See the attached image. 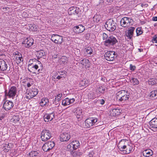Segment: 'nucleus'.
Listing matches in <instances>:
<instances>
[{
    "mask_svg": "<svg viewBox=\"0 0 157 157\" xmlns=\"http://www.w3.org/2000/svg\"><path fill=\"white\" fill-rule=\"evenodd\" d=\"M94 154V152L93 151L90 152L89 153V157H93Z\"/></svg>",
    "mask_w": 157,
    "mask_h": 157,
    "instance_id": "nucleus-53",
    "label": "nucleus"
},
{
    "mask_svg": "<svg viewBox=\"0 0 157 157\" xmlns=\"http://www.w3.org/2000/svg\"><path fill=\"white\" fill-rule=\"evenodd\" d=\"M104 58L105 59L109 61H113L115 58L117 57V55L116 54L115 52L113 51H109L106 52L104 55Z\"/></svg>",
    "mask_w": 157,
    "mask_h": 157,
    "instance_id": "nucleus-6",
    "label": "nucleus"
},
{
    "mask_svg": "<svg viewBox=\"0 0 157 157\" xmlns=\"http://www.w3.org/2000/svg\"><path fill=\"white\" fill-rule=\"evenodd\" d=\"M62 36L58 34H53L52 35L51 40L56 44H61L62 42Z\"/></svg>",
    "mask_w": 157,
    "mask_h": 157,
    "instance_id": "nucleus-11",
    "label": "nucleus"
},
{
    "mask_svg": "<svg viewBox=\"0 0 157 157\" xmlns=\"http://www.w3.org/2000/svg\"><path fill=\"white\" fill-rule=\"evenodd\" d=\"M157 35H155L153 37V40L154 41V42L155 43H157Z\"/></svg>",
    "mask_w": 157,
    "mask_h": 157,
    "instance_id": "nucleus-50",
    "label": "nucleus"
},
{
    "mask_svg": "<svg viewBox=\"0 0 157 157\" xmlns=\"http://www.w3.org/2000/svg\"><path fill=\"white\" fill-rule=\"evenodd\" d=\"M130 70H131L133 71L135 70V69L136 68V67L135 66L133 65L132 64H130Z\"/></svg>",
    "mask_w": 157,
    "mask_h": 157,
    "instance_id": "nucleus-49",
    "label": "nucleus"
},
{
    "mask_svg": "<svg viewBox=\"0 0 157 157\" xmlns=\"http://www.w3.org/2000/svg\"><path fill=\"white\" fill-rule=\"evenodd\" d=\"M4 118V117L3 116H0V120H2Z\"/></svg>",
    "mask_w": 157,
    "mask_h": 157,
    "instance_id": "nucleus-62",
    "label": "nucleus"
},
{
    "mask_svg": "<svg viewBox=\"0 0 157 157\" xmlns=\"http://www.w3.org/2000/svg\"><path fill=\"white\" fill-rule=\"evenodd\" d=\"M135 28L134 27H131L128 28V30L126 33V35L129 39H131L133 34V32Z\"/></svg>",
    "mask_w": 157,
    "mask_h": 157,
    "instance_id": "nucleus-21",
    "label": "nucleus"
},
{
    "mask_svg": "<svg viewBox=\"0 0 157 157\" xmlns=\"http://www.w3.org/2000/svg\"><path fill=\"white\" fill-rule=\"evenodd\" d=\"M97 101L101 105H103L105 102V100L103 99H99Z\"/></svg>",
    "mask_w": 157,
    "mask_h": 157,
    "instance_id": "nucleus-48",
    "label": "nucleus"
},
{
    "mask_svg": "<svg viewBox=\"0 0 157 157\" xmlns=\"http://www.w3.org/2000/svg\"><path fill=\"white\" fill-rule=\"evenodd\" d=\"M38 63L39 65L33 63H30L28 65V70L29 71L32 73L33 74H36V71L37 70L38 74L39 73L42 72V71L43 70V67L41 63L38 61Z\"/></svg>",
    "mask_w": 157,
    "mask_h": 157,
    "instance_id": "nucleus-2",
    "label": "nucleus"
},
{
    "mask_svg": "<svg viewBox=\"0 0 157 157\" xmlns=\"http://www.w3.org/2000/svg\"><path fill=\"white\" fill-rule=\"evenodd\" d=\"M17 92V90L16 87L12 86L8 92H6V90H5V93L6 96L13 99L16 96Z\"/></svg>",
    "mask_w": 157,
    "mask_h": 157,
    "instance_id": "nucleus-8",
    "label": "nucleus"
},
{
    "mask_svg": "<svg viewBox=\"0 0 157 157\" xmlns=\"http://www.w3.org/2000/svg\"><path fill=\"white\" fill-rule=\"evenodd\" d=\"M32 83L31 84L29 82L27 84V86L28 87H29L32 85Z\"/></svg>",
    "mask_w": 157,
    "mask_h": 157,
    "instance_id": "nucleus-56",
    "label": "nucleus"
},
{
    "mask_svg": "<svg viewBox=\"0 0 157 157\" xmlns=\"http://www.w3.org/2000/svg\"><path fill=\"white\" fill-rule=\"evenodd\" d=\"M136 32L137 36L143 33V32L141 30V28L140 27H138L136 29Z\"/></svg>",
    "mask_w": 157,
    "mask_h": 157,
    "instance_id": "nucleus-39",
    "label": "nucleus"
},
{
    "mask_svg": "<svg viewBox=\"0 0 157 157\" xmlns=\"http://www.w3.org/2000/svg\"><path fill=\"white\" fill-rule=\"evenodd\" d=\"M82 109L78 107L74 109V113L75 115L76 116L78 121H80L82 119Z\"/></svg>",
    "mask_w": 157,
    "mask_h": 157,
    "instance_id": "nucleus-18",
    "label": "nucleus"
},
{
    "mask_svg": "<svg viewBox=\"0 0 157 157\" xmlns=\"http://www.w3.org/2000/svg\"><path fill=\"white\" fill-rule=\"evenodd\" d=\"M118 42L116 38L113 36H110L108 39L104 41V45L107 47H109L113 46Z\"/></svg>",
    "mask_w": 157,
    "mask_h": 157,
    "instance_id": "nucleus-4",
    "label": "nucleus"
},
{
    "mask_svg": "<svg viewBox=\"0 0 157 157\" xmlns=\"http://www.w3.org/2000/svg\"><path fill=\"white\" fill-rule=\"evenodd\" d=\"M87 120H88V119H86L85 120V124H88V123H87V122H88Z\"/></svg>",
    "mask_w": 157,
    "mask_h": 157,
    "instance_id": "nucleus-63",
    "label": "nucleus"
},
{
    "mask_svg": "<svg viewBox=\"0 0 157 157\" xmlns=\"http://www.w3.org/2000/svg\"><path fill=\"white\" fill-rule=\"evenodd\" d=\"M9 146V144H5L4 145V150L5 152H7L9 151L10 149V147Z\"/></svg>",
    "mask_w": 157,
    "mask_h": 157,
    "instance_id": "nucleus-41",
    "label": "nucleus"
},
{
    "mask_svg": "<svg viewBox=\"0 0 157 157\" xmlns=\"http://www.w3.org/2000/svg\"><path fill=\"white\" fill-rule=\"evenodd\" d=\"M55 145V143L53 141L48 142L43 145L42 149L45 152L49 151L54 147Z\"/></svg>",
    "mask_w": 157,
    "mask_h": 157,
    "instance_id": "nucleus-9",
    "label": "nucleus"
},
{
    "mask_svg": "<svg viewBox=\"0 0 157 157\" xmlns=\"http://www.w3.org/2000/svg\"><path fill=\"white\" fill-rule=\"evenodd\" d=\"M139 52H143V49H138Z\"/></svg>",
    "mask_w": 157,
    "mask_h": 157,
    "instance_id": "nucleus-64",
    "label": "nucleus"
},
{
    "mask_svg": "<svg viewBox=\"0 0 157 157\" xmlns=\"http://www.w3.org/2000/svg\"><path fill=\"white\" fill-rule=\"evenodd\" d=\"M109 37L105 33H103V39L104 40H106Z\"/></svg>",
    "mask_w": 157,
    "mask_h": 157,
    "instance_id": "nucleus-47",
    "label": "nucleus"
},
{
    "mask_svg": "<svg viewBox=\"0 0 157 157\" xmlns=\"http://www.w3.org/2000/svg\"><path fill=\"white\" fill-rule=\"evenodd\" d=\"M150 126L151 129L154 131L157 128V118H153L149 122Z\"/></svg>",
    "mask_w": 157,
    "mask_h": 157,
    "instance_id": "nucleus-16",
    "label": "nucleus"
},
{
    "mask_svg": "<svg viewBox=\"0 0 157 157\" xmlns=\"http://www.w3.org/2000/svg\"><path fill=\"white\" fill-rule=\"evenodd\" d=\"M39 152V151H32L29 153L28 157H40Z\"/></svg>",
    "mask_w": 157,
    "mask_h": 157,
    "instance_id": "nucleus-26",
    "label": "nucleus"
},
{
    "mask_svg": "<svg viewBox=\"0 0 157 157\" xmlns=\"http://www.w3.org/2000/svg\"><path fill=\"white\" fill-rule=\"evenodd\" d=\"M62 76H61L59 75H58L56 78V79H60L61 78H62Z\"/></svg>",
    "mask_w": 157,
    "mask_h": 157,
    "instance_id": "nucleus-57",
    "label": "nucleus"
},
{
    "mask_svg": "<svg viewBox=\"0 0 157 157\" xmlns=\"http://www.w3.org/2000/svg\"><path fill=\"white\" fill-rule=\"evenodd\" d=\"M152 20L154 21H157V17H153Z\"/></svg>",
    "mask_w": 157,
    "mask_h": 157,
    "instance_id": "nucleus-55",
    "label": "nucleus"
},
{
    "mask_svg": "<svg viewBox=\"0 0 157 157\" xmlns=\"http://www.w3.org/2000/svg\"><path fill=\"white\" fill-rule=\"evenodd\" d=\"M34 40L33 39L29 37L27 38L23 41L22 44L23 46L27 48H29L33 44Z\"/></svg>",
    "mask_w": 157,
    "mask_h": 157,
    "instance_id": "nucleus-13",
    "label": "nucleus"
},
{
    "mask_svg": "<svg viewBox=\"0 0 157 157\" xmlns=\"http://www.w3.org/2000/svg\"><path fill=\"white\" fill-rule=\"evenodd\" d=\"M68 13L69 15H71L72 14H74L75 13L78 14L76 13V10H68Z\"/></svg>",
    "mask_w": 157,
    "mask_h": 157,
    "instance_id": "nucleus-45",
    "label": "nucleus"
},
{
    "mask_svg": "<svg viewBox=\"0 0 157 157\" xmlns=\"http://www.w3.org/2000/svg\"><path fill=\"white\" fill-rule=\"evenodd\" d=\"M130 79L131 82L133 85H137L139 84V81L137 78H132Z\"/></svg>",
    "mask_w": 157,
    "mask_h": 157,
    "instance_id": "nucleus-34",
    "label": "nucleus"
},
{
    "mask_svg": "<svg viewBox=\"0 0 157 157\" xmlns=\"http://www.w3.org/2000/svg\"><path fill=\"white\" fill-rule=\"evenodd\" d=\"M13 106V103L10 101L6 100L3 105V108L6 110H9L12 108Z\"/></svg>",
    "mask_w": 157,
    "mask_h": 157,
    "instance_id": "nucleus-14",
    "label": "nucleus"
},
{
    "mask_svg": "<svg viewBox=\"0 0 157 157\" xmlns=\"http://www.w3.org/2000/svg\"><path fill=\"white\" fill-rule=\"evenodd\" d=\"M143 155L145 157H149L153 155L152 151L150 149H146L142 152Z\"/></svg>",
    "mask_w": 157,
    "mask_h": 157,
    "instance_id": "nucleus-24",
    "label": "nucleus"
},
{
    "mask_svg": "<svg viewBox=\"0 0 157 157\" xmlns=\"http://www.w3.org/2000/svg\"><path fill=\"white\" fill-rule=\"evenodd\" d=\"M16 60L17 63H20L21 62L23 61V59L22 56H17L16 57Z\"/></svg>",
    "mask_w": 157,
    "mask_h": 157,
    "instance_id": "nucleus-37",
    "label": "nucleus"
},
{
    "mask_svg": "<svg viewBox=\"0 0 157 157\" xmlns=\"http://www.w3.org/2000/svg\"><path fill=\"white\" fill-rule=\"evenodd\" d=\"M52 137L51 132L48 130L44 129L41 133V138L42 141H45L51 138Z\"/></svg>",
    "mask_w": 157,
    "mask_h": 157,
    "instance_id": "nucleus-5",
    "label": "nucleus"
},
{
    "mask_svg": "<svg viewBox=\"0 0 157 157\" xmlns=\"http://www.w3.org/2000/svg\"><path fill=\"white\" fill-rule=\"evenodd\" d=\"M101 15H98L97 14L95 15L93 17L94 20L96 21V22H99L101 19Z\"/></svg>",
    "mask_w": 157,
    "mask_h": 157,
    "instance_id": "nucleus-35",
    "label": "nucleus"
},
{
    "mask_svg": "<svg viewBox=\"0 0 157 157\" xmlns=\"http://www.w3.org/2000/svg\"><path fill=\"white\" fill-rule=\"evenodd\" d=\"M16 55H17L19 56H22L21 54L20 53L18 52L16 54Z\"/></svg>",
    "mask_w": 157,
    "mask_h": 157,
    "instance_id": "nucleus-59",
    "label": "nucleus"
},
{
    "mask_svg": "<svg viewBox=\"0 0 157 157\" xmlns=\"http://www.w3.org/2000/svg\"><path fill=\"white\" fill-rule=\"evenodd\" d=\"M150 96L152 97L157 96V90L152 91L150 93Z\"/></svg>",
    "mask_w": 157,
    "mask_h": 157,
    "instance_id": "nucleus-38",
    "label": "nucleus"
},
{
    "mask_svg": "<svg viewBox=\"0 0 157 157\" xmlns=\"http://www.w3.org/2000/svg\"><path fill=\"white\" fill-rule=\"evenodd\" d=\"M110 112L111 116H116L120 114L121 110L118 108H114L111 110Z\"/></svg>",
    "mask_w": 157,
    "mask_h": 157,
    "instance_id": "nucleus-22",
    "label": "nucleus"
},
{
    "mask_svg": "<svg viewBox=\"0 0 157 157\" xmlns=\"http://www.w3.org/2000/svg\"><path fill=\"white\" fill-rule=\"evenodd\" d=\"M157 83V79L155 78H152L149 79L148 81L149 85H154Z\"/></svg>",
    "mask_w": 157,
    "mask_h": 157,
    "instance_id": "nucleus-33",
    "label": "nucleus"
},
{
    "mask_svg": "<svg viewBox=\"0 0 157 157\" xmlns=\"http://www.w3.org/2000/svg\"><path fill=\"white\" fill-rule=\"evenodd\" d=\"M48 98H43L41 99L40 102V105L41 106H44L47 104V103H48Z\"/></svg>",
    "mask_w": 157,
    "mask_h": 157,
    "instance_id": "nucleus-31",
    "label": "nucleus"
},
{
    "mask_svg": "<svg viewBox=\"0 0 157 157\" xmlns=\"http://www.w3.org/2000/svg\"><path fill=\"white\" fill-rule=\"evenodd\" d=\"M97 122V119L92 117L89 118V128Z\"/></svg>",
    "mask_w": 157,
    "mask_h": 157,
    "instance_id": "nucleus-28",
    "label": "nucleus"
},
{
    "mask_svg": "<svg viewBox=\"0 0 157 157\" xmlns=\"http://www.w3.org/2000/svg\"><path fill=\"white\" fill-rule=\"evenodd\" d=\"M36 55L38 59H39L40 58L42 57L43 58H45L44 57L46 56L45 52L41 50L37 52Z\"/></svg>",
    "mask_w": 157,
    "mask_h": 157,
    "instance_id": "nucleus-25",
    "label": "nucleus"
},
{
    "mask_svg": "<svg viewBox=\"0 0 157 157\" xmlns=\"http://www.w3.org/2000/svg\"><path fill=\"white\" fill-rule=\"evenodd\" d=\"M71 155L72 157H77L81 155L82 153L79 151H72L71 152Z\"/></svg>",
    "mask_w": 157,
    "mask_h": 157,
    "instance_id": "nucleus-29",
    "label": "nucleus"
},
{
    "mask_svg": "<svg viewBox=\"0 0 157 157\" xmlns=\"http://www.w3.org/2000/svg\"><path fill=\"white\" fill-rule=\"evenodd\" d=\"M90 49L91 50L89 52V54L91 55L92 54V52H93V50L91 48H90Z\"/></svg>",
    "mask_w": 157,
    "mask_h": 157,
    "instance_id": "nucleus-58",
    "label": "nucleus"
},
{
    "mask_svg": "<svg viewBox=\"0 0 157 157\" xmlns=\"http://www.w3.org/2000/svg\"><path fill=\"white\" fill-rule=\"evenodd\" d=\"M58 73L60 75H62L63 74H65V71H62L59 72Z\"/></svg>",
    "mask_w": 157,
    "mask_h": 157,
    "instance_id": "nucleus-54",
    "label": "nucleus"
},
{
    "mask_svg": "<svg viewBox=\"0 0 157 157\" xmlns=\"http://www.w3.org/2000/svg\"><path fill=\"white\" fill-rule=\"evenodd\" d=\"M62 96V94L61 93L59 94L56 95L55 97V99H56V100H58V101H60L61 98Z\"/></svg>",
    "mask_w": 157,
    "mask_h": 157,
    "instance_id": "nucleus-42",
    "label": "nucleus"
},
{
    "mask_svg": "<svg viewBox=\"0 0 157 157\" xmlns=\"http://www.w3.org/2000/svg\"><path fill=\"white\" fill-rule=\"evenodd\" d=\"M77 8L76 7L72 6L69 8L68 10H76Z\"/></svg>",
    "mask_w": 157,
    "mask_h": 157,
    "instance_id": "nucleus-52",
    "label": "nucleus"
},
{
    "mask_svg": "<svg viewBox=\"0 0 157 157\" xmlns=\"http://www.w3.org/2000/svg\"><path fill=\"white\" fill-rule=\"evenodd\" d=\"M75 101V99L74 98L69 99L67 98L62 101V105L64 106L68 105L74 103Z\"/></svg>",
    "mask_w": 157,
    "mask_h": 157,
    "instance_id": "nucleus-19",
    "label": "nucleus"
},
{
    "mask_svg": "<svg viewBox=\"0 0 157 157\" xmlns=\"http://www.w3.org/2000/svg\"><path fill=\"white\" fill-rule=\"evenodd\" d=\"M7 65L6 62L2 59H0V70L6 71L7 68Z\"/></svg>",
    "mask_w": 157,
    "mask_h": 157,
    "instance_id": "nucleus-20",
    "label": "nucleus"
},
{
    "mask_svg": "<svg viewBox=\"0 0 157 157\" xmlns=\"http://www.w3.org/2000/svg\"><path fill=\"white\" fill-rule=\"evenodd\" d=\"M71 143L73 146V150H76L80 146V143L78 140H75Z\"/></svg>",
    "mask_w": 157,
    "mask_h": 157,
    "instance_id": "nucleus-27",
    "label": "nucleus"
},
{
    "mask_svg": "<svg viewBox=\"0 0 157 157\" xmlns=\"http://www.w3.org/2000/svg\"><path fill=\"white\" fill-rule=\"evenodd\" d=\"M55 112L53 111L51 113L45 114L44 116L45 121L47 122L51 121L55 117Z\"/></svg>",
    "mask_w": 157,
    "mask_h": 157,
    "instance_id": "nucleus-15",
    "label": "nucleus"
},
{
    "mask_svg": "<svg viewBox=\"0 0 157 157\" xmlns=\"http://www.w3.org/2000/svg\"><path fill=\"white\" fill-rule=\"evenodd\" d=\"M105 26L107 30L113 31L116 28L117 24L113 19H110L106 22Z\"/></svg>",
    "mask_w": 157,
    "mask_h": 157,
    "instance_id": "nucleus-3",
    "label": "nucleus"
},
{
    "mask_svg": "<svg viewBox=\"0 0 157 157\" xmlns=\"http://www.w3.org/2000/svg\"><path fill=\"white\" fill-rule=\"evenodd\" d=\"M72 136L69 131L62 132L60 136V140L62 142L67 141Z\"/></svg>",
    "mask_w": 157,
    "mask_h": 157,
    "instance_id": "nucleus-7",
    "label": "nucleus"
},
{
    "mask_svg": "<svg viewBox=\"0 0 157 157\" xmlns=\"http://www.w3.org/2000/svg\"><path fill=\"white\" fill-rule=\"evenodd\" d=\"M73 149V146L71 143L69 144L67 146V150L70 151V152L72 151Z\"/></svg>",
    "mask_w": 157,
    "mask_h": 157,
    "instance_id": "nucleus-43",
    "label": "nucleus"
},
{
    "mask_svg": "<svg viewBox=\"0 0 157 157\" xmlns=\"http://www.w3.org/2000/svg\"><path fill=\"white\" fill-rule=\"evenodd\" d=\"M132 20L126 17L122 18L120 21L121 25L123 27H126L131 25Z\"/></svg>",
    "mask_w": 157,
    "mask_h": 157,
    "instance_id": "nucleus-10",
    "label": "nucleus"
},
{
    "mask_svg": "<svg viewBox=\"0 0 157 157\" xmlns=\"http://www.w3.org/2000/svg\"><path fill=\"white\" fill-rule=\"evenodd\" d=\"M145 23V21H140V23L142 25L144 24Z\"/></svg>",
    "mask_w": 157,
    "mask_h": 157,
    "instance_id": "nucleus-61",
    "label": "nucleus"
},
{
    "mask_svg": "<svg viewBox=\"0 0 157 157\" xmlns=\"http://www.w3.org/2000/svg\"><path fill=\"white\" fill-rule=\"evenodd\" d=\"M113 1V0H106L107 2L108 3H111Z\"/></svg>",
    "mask_w": 157,
    "mask_h": 157,
    "instance_id": "nucleus-60",
    "label": "nucleus"
},
{
    "mask_svg": "<svg viewBox=\"0 0 157 157\" xmlns=\"http://www.w3.org/2000/svg\"><path fill=\"white\" fill-rule=\"evenodd\" d=\"M130 93L127 92V94H125V95H124L121 99H120V101H124L128 100V99L130 97Z\"/></svg>",
    "mask_w": 157,
    "mask_h": 157,
    "instance_id": "nucleus-32",
    "label": "nucleus"
},
{
    "mask_svg": "<svg viewBox=\"0 0 157 157\" xmlns=\"http://www.w3.org/2000/svg\"><path fill=\"white\" fill-rule=\"evenodd\" d=\"M38 92V89L36 88L34 86V88L32 87L31 89L30 90L26 97L28 99H30L37 95Z\"/></svg>",
    "mask_w": 157,
    "mask_h": 157,
    "instance_id": "nucleus-12",
    "label": "nucleus"
},
{
    "mask_svg": "<svg viewBox=\"0 0 157 157\" xmlns=\"http://www.w3.org/2000/svg\"><path fill=\"white\" fill-rule=\"evenodd\" d=\"M59 101L58 100H56V99H55L54 101L53 102V104L56 105H59Z\"/></svg>",
    "mask_w": 157,
    "mask_h": 157,
    "instance_id": "nucleus-51",
    "label": "nucleus"
},
{
    "mask_svg": "<svg viewBox=\"0 0 157 157\" xmlns=\"http://www.w3.org/2000/svg\"><path fill=\"white\" fill-rule=\"evenodd\" d=\"M105 91V88L102 86H99L97 89V91L101 93H104Z\"/></svg>",
    "mask_w": 157,
    "mask_h": 157,
    "instance_id": "nucleus-40",
    "label": "nucleus"
},
{
    "mask_svg": "<svg viewBox=\"0 0 157 157\" xmlns=\"http://www.w3.org/2000/svg\"><path fill=\"white\" fill-rule=\"evenodd\" d=\"M20 118L18 116H15L13 118V122L16 123L18 122L20 120Z\"/></svg>",
    "mask_w": 157,
    "mask_h": 157,
    "instance_id": "nucleus-44",
    "label": "nucleus"
},
{
    "mask_svg": "<svg viewBox=\"0 0 157 157\" xmlns=\"http://www.w3.org/2000/svg\"><path fill=\"white\" fill-rule=\"evenodd\" d=\"M29 29L33 31H36L37 29V26L34 24H31L29 25Z\"/></svg>",
    "mask_w": 157,
    "mask_h": 157,
    "instance_id": "nucleus-30",
    "label": "nucleus"
},
{
    "mask_svg": "<svg viewBox=\"0 0 157 157\" xmlns=\"http://www.w3.org/2000/svg\"><path fill=\"white\" fill-rule=\"evenodd\" d=\"M67 61V59L66 57L62 56L60 59V62L61 63L64 64Z\"/></svg>",
    "mask_w": 157,
    "mask_h": 157,
    "instance_id": "nucleus-36",
    "label": "nucleus"
},
{
    "mask_svg": "<svg viewBox=\"0 0 157 157\" xmlns=\"http://www.w3.org/2000/svg\"><path fill=\"white\" fill-rule=\"evenodd\" d=\"M117 147L120 151L122 152V154H128L130 153L132 150V147L125 143L124 140H121L117 145Z\"/></svg>",
    "mask_w": 157,
    "mask_h": 157,
    "instance_id": "nucleus-1",
    "label": "nucleus"
},
{
    "mask_svg": "<svg viewBox=\"0 0 157 157\" xmlns=\"http://www.w3.org/2000/svg\"><path fill=\"white\" fill-rule=\"evenodd\" d=\"M90 38L91 37L92 38H90V40L91 41H93L94 40H95V38H96V36L95 35L93 34H90L89 35Z\"/></svg>",
    "mask_w": 157,
    "mask_h": 157,
    "instance_id": "nucleus-46",
    "label": "nucleus"
},
{
    "mask_svg": "<svg viewBox=\"0 0 157 157\" xmlns=\"http://www.w3.org/2000/svg\"><path fill=\"white\" fill-rule=\"evenodd\" d=\"M73 31L77 33H82L85 29V27L82 25L74 27L73 29Z\"/></svg>",
    "mask_w": 157,
    "mask_h": 157,
    "instance_id": "nucleus-17",
    "label": "nucleus"
},
{
    "mask_svg": "<svg viewBox=\"0 0 157 157\" xmlns=\"http://www.w3.org/2000/svg\"><path fill=\"white\" fill-rule=\"evenodd\" d=\"M128 91L125 90H121L117 94V99L120 101V99H121Z\"/></svg>",
    "mask_w": 157,
    "mask_h": 157,
    "instance_id": "nucleus-23",
    "label": "nucleus"
}]
</instances>
